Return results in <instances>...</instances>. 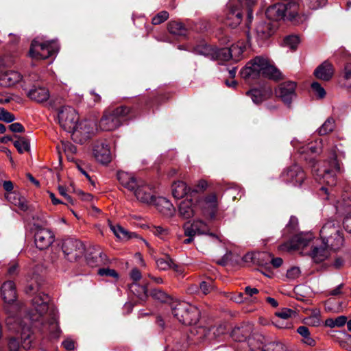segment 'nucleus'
Returning <instances> with one entry per match:
<instances>
[{
  "instance_id": "f257e3e1",
  "label": "nucleus",
  "mask_w": 351,
  "mask_h": 351,
  "mask_svg": "<svg viewBox=\"0 0 351 351\" xmlns=\"http://www.w3.org/2000/svg\"><path fill=\"white\" fill-rule=\"evenodd\" d=\"M28 294L36 293L32 300L33 309L25 317L33 324L40 322L44 328L53 337L58 336L60 328L58 322V311L54 308H49L48 302L49 296L39 291L38 287L29 285L25 289Z\"/></svg>"
},
{
  "instance_id": "f03ea898",
  "label": "nucleus",
  "mask_w": 351,
  "mask_h": 351,
  "mask_svg": "<svg viewBox=\"0 0 351 351\" xmlns=\"http://www.w3.org/2000/svg\"><path fill=\"white\" fill-rule=\"evenodd\" d=\"M240 74L246 80L265 77L278 81L282 78L281 72L267 58L263 56H256L250 60Z\"/></svg>"
},
{
  "instance_id": "7ed1b4c3",
  "label": "nucleus",
  "mask_w": 351,
  "mask_h": 351,
  "mask_svg": "<svg viewBox=\"0 0 351 351\" xmlns=\"http://www.w3.org/2000/svg\"><path fill=\"white\" fill-rule=\"evenodd\" d=\"M309 164L313 176L317 182L325 183L329 186L336 185V174L340 171V167L335 153H332L328 160L322 162H317L313 158H311Z\"/></svg>"
},
{
  "instance_id": "20e7f679",
  "label": "nucleus",
  "mask_w": 351,
  "mask_h": 351,
  "mask_svg": "<svg viewBox=\"0 0 351 351\" xmlns=\"http://www.w3.org/2000/svg\"><path fill=\"white\" fill-rule=\"evenodd\" d=\"M27 321L25 319L22 322H19L18 317H12L11 315L5 319L8 329L17 332H20L22 340L21 343H20L16 337H10L8 343L10 351H19L21 348L27 350L32 347L33 333L30 327L27 326Z\"/></svg>"
},
{
  "instance_id": "39448f33",
  "label": "nucleus",
  "mask_w": 351,
  "mask_h": 351,
  "mask_svg": "<svg viewBox=\"0 0 351 351\" xmlns=\"http://www.w3.org/2000/svg\"><path fill=\"white\" fill-rule=\"evenodd\" d=\"M255 1L253 0H230L227 4V13L225 23L234 28L242 21L243 14H246L247 25L252 23L253 7Z\"/></svg>"
},
{
  "instance_id": "423d86ee",
  "label": "nucleus",
  "mask_w": 351,
  "mask_h": 351,
  "mask_svg": "<svg viewBox=\"0 0 351 351\" xmlns=\"http://www.w3.org/2000/svg\"><path fill=\"white\" fill-rule=\"evenodd\" d=\"M319 235L322 244L330 247V250H338L343 245L342 230L334 221H327L320 230Z\"/></svg>"
},
{
  "instance_id": "0eeeda50",
  "label": "nucleus",
  "mask_w": 351,
  "mask_h": 351,
  "mask_svg": "<svg viewBox=\"0 0 351 351\" xmlns=\"http://www.w3.org/2000/svg\"><path fill=\"white\" fill-rule=\"evenodd\" d=\"M171 308L173 316L183 324H196L199 319V310L188 302H174L171 304Z\"/></svg>"
},
{
  "instance_id": "6e6552de",
  "label": "nucleus",
  "mask_w": 351,
  "mask_h": 351,
  "mask_svg": "<svg viewBox=\"0 0 351 351\" xmlns=\"http://www.w3.org/2000/svg\"><path fill=\"white\" fill-rule=\"evenodd\" d=\"M47 224L45 219L40 220V222H34L33 224L34 230V243L36 247L44 250L48 249L55 241V235L53 232L43 227Z\"/></svg>"
},
{
  "instance_id": "1a4fd4ad",
  "label": "nucleus",
  "mask_w": 351,
  "mask_h": 351,
  "mask_svg": "<svg viewBox=\"0 0 351 351\" xmlns=\"http://www.w3.org/2000/svg\"><path fill=\"white\" fill-rule=\"evenodd\" d=\"M58 51L57 43L54 41L40 42L35 39L32 42L29 55L34 59L44 60L56 54Z\"/></svg>"
},
{
  "instance_id": "9d476101",
  "label": "nucleus",
  "mask_w": 351,
  "mask_h": 351,
  "mask_svg": "<svg viewBox=\"0 0 351 351\" xmlns=\"http://www.w3.org/2000/svg\"><path fill=\"white\" fill-rule=\"evenodd\" d=\"M96 128V123L93 121L84 120L77 123L75 128L71 132L72 138L74 141L83 144L94 135Z\"/></svg>"
},
{
  "instance_id": "9b49d317",
  "label": "nucleus",
  "mask_w": 351,
  "mask_h": 351,
  "mask_svg": "<svg viewBox=\"0 0 351 351\" xmlns=\"http://www.w3.org/2000/svg\"><path fill=\"white\" fill-rule=\"evenodd\" d=\"M280 177L283 182L293 186H300L306 178L302 167L298 164L286 167L281 173Z\"/></svg>"
},
{
  "instance_id": "f8f14e48",
  "label": "nucleus",
  "mask_w": 351,
  "mask_h": 351,
  "mask_svg": "<svg viewBox=\"0 0 351 351\" xmlns=\"http://www.w3.org/2000/svg\"><path fill=\"white\" fill-rule=\"evenodd\" d=\"M195 208L199 210L203 215L210 219L215 218L218 210V199L216 193H211L199 198L196 201Z\"/></svg>"
},
{
  "instance_id": "ddd939ff",
  "label": "nucleus",
  "mask_w": 351,
  "mask_h": 351,
  "mask_svg": "<svg viewBox=\"0 0 351 351\" xmlns=\"http://www.w3.org/2000/svg\"><path fill=\"white\" fill-rule=\"evenodd\" d=\"M62 250L69 261H75L84 255L85 247L81 241L74 238H67L62 242Z\"/></svg>"
},
{
  "instance_id": "4468645a",
  "label": "nucleus",
  "mask_w": 351,
  "mask_h": 351,
  "mask_svg": "<svg viewBox=\"0 0 351 351\" xmlns=\"http://www.w3.org/2000/svg\"><path fill=\"white\" fill-rule=\"evenodd\" d=\"M281 2L285 7L283 10L286 20L299 24L306 19V15L300 14L302 0H282Z\"/></svg>"
},
{
  "instance_id": "2eb2a0df",
  "label": "nucleus",
  "mask_w": 351,
  "mask_h": 351,
  "mask_svg": "<svg viewBox=\"0 0 351 351\" xmlns=\"http://www.w3.org/2000/svg\"><path fill=\"white\" fill-rule=\"evenodd\" d=\"M1 294L4 302L10 304L5 307L8 317L10 315L16 317L14 313L18 308L16 304H12L16 299V291L14 282L10 280L5 282L1 285Z\"/></svg>"
},
{
  "instance_id": "dca6fc26",
  "label": "nucleus",
  "mask_w": 351,
  "mask_h": 351,
  "mask_svg": "<svg viewBox=\"0 0 351 351\" xmlns=\"http://www.w3.org/2000/svg\"><path fill=\"white\" fill-rule=\"evenodd\" d=\"M58 117L60 125L65 131L71 133L75 128L78 115L73 108L71 106L62 107L58 111Z\"/></svg>"
},
{
  "instance_id": "f3484780",
  "label": "nucleus",
  "mask_w": 351,
  "mask_h": 351,
  "mask_svg": "<svg viewBox=\"0 0 351 351\" xmlns=\"http://www.w3.org/2000/svg\"><path fill=\"white\" fill-rule=\"evenodd\" d=\"M133 192L136 199L143 204H152L156 201V196L152 188L141 180L138 181V184Z\"/></svg>"
},
{
  "instance_id": "a211bd4d",
  "label": "nucleus",
  "mask_w": 351,
  "mask_h": 351,
  "mask_svg": "<svg viewBox=\"0 0 351 351\" xmlns=\"http://www.w3.org/2000/svg\"><path fill=\"white\" fill-rule=\"evenodd\" d=\"M296 83L293 81H287L280 84L275 93L278 97L286 104L289 105L296 97Z\"/></svg>"
},
{
  "instance_id": "6ab92c4d",
  "label": "nucleus",
  "mask_w": 351,
  "mask_h": 351,
  "mask_svg": "<svg viewBox=\"0 0 351 351\" xmlns=\"http://www.w3.org/2000/svg\"><path fill=\"white\" fill-rule=\"evenodd\" d=\"M24 89L27 90V96L28 98L37 103L47 101L50 97L49 90L42 86L39 82H36L28 90L26 87H25Z\"/></svg>"
},
{
  "instance_id": "aec40b11",
  "label": "nucleus",
  "mask_w": 351,
  "mask_h": 351,
  "mask_svg": "<svg viewBox=\"0 0 351 351\" xmlns=\"http://www.w3.org/2000/svg\"><path fill=\"white\" fill-rule=\"evenodd\" d=\"M110 108L104 111L98 125V129L101 131H112L121 125V122L116 118Z\"/></svg>"
},
{
  "instance_id": "412c9836",
  "label": "nucleus",
  "mask_w": 351,
  "mask_h": 351,
  "mask_svg": "<svg viewBox=\"0 0 351 351\" xmlns=\"http://www.w3.org/2000/svg\"><path fill=\"white\" fill-rule=\"evenodd\" d=\"M93 154L96 160L102 164H108L112 160V153L106 142H97L94 146Z\"/></svg>"
},
{
  "instance_id": "4be33fe9",
  "label": "nucleus",
  "mask_w": 351,
  "mask_h": 351,
  "mask_svg": "<svg viewBox=\"0 0 351 351\" xmlns=\"http://www.w3.org/2000/svg\"><path fill=\"white\" fill-rule=\"evenodd\" d=\"M112 113L116 118L121 122V125L123 122L129 120H132L138 116L136 110L130 106H120L117 108H111Z\"/></svg>"
},
{
  "instance_id": "5701e85b",
  "label": "nucleus",
  "mask_w": 351,
  "mask_h": 351,
  "mask_svg": "<svg viewBox=\"0 0 351 351\" xmlns=\"http://www.w3.org/2000/svg\"><path fill=\"white\" fill-rule=\"evenodd\" d=\"M22 75L17 71L9 70L0 74V86L3 87H10L22 80Z\"/></svg>"
},
{
  "instance_id": "b1692460",
  "label": "nucleus",
  "mask_w": 351,
  "mask_h": 351,
  "mask_svg": "<svg viewBox=\"0 0 351 351\" xmlns=\"http://www.w3.org/2000/svg\"><path fill=\"white\" fill-rule=\"evenodd\" d=\"M330 247L322 243L321 245L317 244L313 245L309 255L315 263H321L329 256Z\"/></svg>"
},
{
  "instance_id": "393cba45",
  "label": "nucleus",
  "mask_w": 351,
  "mask_h": 351,
  "mask_svg": "<svg viewBox=\"0 0 351 351\" xmlns=\"http://www.w3.org/2000/svg\"><path fill=\"white\" fill-rule=\"evenodd\" d=\"M276 25L269 21H262L256 27V32L260 39L265 40L274 34Z\"/></svg>"
},
{
  "instance_id": "a878e982",
  "label": "nucleus",
  "mask_w": 351,
  "mask_h": 351,
  "mask_svg": "<svg viewBox=\"0 0 351 351\" xmlns=\"http://www.w3.org/2000/svg\"><path fill=\"white\" fill-rule=\"evenodd\" d=\"M117 179L123 187L132 192L138 185V181L141 180H137L132 174L123 171H118Z\"/></svg>"
},
{
  "instance_id": "bb28decb",
  "label": "nucleus",
  "mask_w": 351,
  "mask_h": 351,
  "mask_svg": "<svg viewBox=\"0 0 351 351\" xmlns=\"http://www.w3.org/2000/svg\"><path fill=\"white\" fill-rule=\"evenodd\" d=\"M117 179L123 187L132 192L138 185V181L141 180H137L132 174L123 171H118Z\"/></svg>"
},
{
  "instance_id": "cd10ccee",
  "label": "nucleus",
  "mask_w": 351,
  "mask_h": 351,
  "mask_svg": "<svg viewBox=\"0 0 351 351\" xmlns=\"http://www.w3.org/2000/svg\"><path fill=\"white\" fill-rule=\"evenodd\" d=\"M284 8L281 1L270 5L265 12L267 19L273 21H278L281 19L286 20Z\"/></svg>"
},
{
  "instance_id": "c85d7f7f",
  "label": "nucleus",
  "mask_w": 351,
  "mask_h": 351,
  "mask_svg": "<svg viewBox=\"0 0 351 351\" xmlns=\"http://www.w3.org/2000/svg\"><path fill=\"white\" fill-rule=\"evenodd\" d=\"M333 66L328 61H324L314 71V75L317 78L324 81H328L333 75Z\"/></svg>"
},
{
  "instance_id": "c756f323",
  "label": "nucleus",
  "mask_w": 351,
  "mask_h": 351,
  "mask_svg": "<svg viewBox=\"0 0 351 351\" xmlns=\"http://www.w3.org/2000/svg\"><path fill=\"white\" fill-rule=\"evenodd\" d=\"M312 236L308 233H300L295 235L291 240L290 248L292 250L304 249L309 245Z\"/></svg>"
},
{
  "instance_id": "7c9ffc66",
  "label": "nucleus",
  "mask_w": 351,
  "mask_h": 351,
  "mask_svg": "<svg viewBox=\"0 0 351 351\" xmlns=\"http://www.w3.org/2000/svg\"><path fill=\"white\" fill-rule=\"evenodd\" d=\"M169 32L179 38H185L189 33V29L182 23L176 21L168 23Z\"/></svg>"
},
{
  "instance_id": "2f4dec72",
  "label": "nucleus",
  "mask_w": 351,
  "mask_h": 351,
  "mask_svg": "<svg viewBox=\"0 0 351 351\" xmlns=\"http://www.w3.org/2000/svg\"><path fill=\"white\" fill-rule=\"evenodd\" d=\"M197 208L191 199H184L179 205V213L184 219H188L194 216Z\"/></svg>"
},
{
  "instance_id": "473e14b6",
  "label": "nucleus",
  "mask_w": 351,
  "mask_h": 351,
  "mask_svg": "<svg viewBox=\"0 0 351 351\" xmlns=\"http://www.w3.org/2000/svg\"><path fill=\"white\" fill-rule=\"evenodd\" d=\"M172 195L176 199H181L187 194L191 195V188L183 181L174 182L171 186Z\"/></svg>"
},
{
  "instance_id": "72a5a7b5",
  "label": "nucleus",
  "mask_w": 351,
  "mask_h": 351,
  "mask_svg": "<svg viewBox=\"0 0 351 351\" xmlns=\"http://www.w3.org/2000/svg\"><path fill=\"white\" fill-rule=\"evenodd\" d=\"M254 104H258L267 99L271 95V89L254 88L247 92Z\"/></svg>"
},
{
  "instance_id": "f704fd0d",
  "label": "nucleus",
  "mask_w": 351,
  "mask_h": 351,
  "mask_svg": "<svg viewBox=\"0 0 351 351\" xmlns=\"http://www.w3.org/2000/svg\"><path fill=\"white\" fill-rule=\"evenodd\" d=\"M152 204H156L158 211L167 216L173 215L175 211L173 204L165 197H156V201Z\"/></svg>"
},
{
  "instance_id": "c9c22d12",
  "label": "nucleus",
  "mask_w": 351,
  "mask_h": 351,
  "mask_svg": "<svg viewBox=\"0 0 351 351\" xmlns=\"http://www.w3.org/2000/svg\"><path fill=\"white\" fill-rule=\"evenodd\" d=\"M89 251L90 252L86 256V259L87 263L90 266L95 267L102 262L101 255L103 252L99 248V247H93L92 248H90Z\"/></svg>"
},
{
  "instance_id": "e433bc0d",
  "label": "nucleus",
  "mask_w": 351,
  "mask_h": 351,
  "mask_svg": "<svg viewBox=\"0 0 351 351\" xmlns=\"http://www.w3.org/2000/svg\"><path fill=\"white\" fill-rule=\"evenodd\" d=\"M246 49V43L243 40L238 41L237 43L231 45L228 49L231 55V58L234 62L239 61L243 57V53Z\"/></svg>"
},
{
  "instance_id": "4c0bfd02",
  "label": "nucleus",
  "mask_w": 351,
  "mask_h": 351,
  "mask_svg": "<svg viewBox=\"0 0 351 351\" xmlns=\"http://www.w3.org/2000/svg\"><path fill=\"white\" fill-rule=\"evenodd\" d=\"M215 47L202 43L194 47L193 51L197 55H202L213 60L214 57L213 55L215 54Z\"/></svg>"
},
{
  "instance_id": "58836bf2",
  "label": "nucleus",
  "mask_w": 351,
  "mask_h": 351,
  "mask_svg": "<svg viewBox=\"0 0 351 351\" xmlns=\"http://www.w3.org/2000/svg\"><path fill=\"white\" fill-rule=\"evenodd\" d=\"M130 291L143 300L147 297V288L144 285H139L137 282H133L129 286Z\"/></svg>"
},
{
  "instance_id": "ea45409f",
  "label": "nucleus",
  "mask_w": 351,
  "mask_h": 351,
  "mask_svg": "<svg viewBox=\"0 0 351 351\" xmlns=\"http://www.w3.org/2000/svg\"><path fill=\"white\" fill-rule=\"evenodd\" d=\"M156 263L158 268L160 270L165 271L173 267L175 270L177 271L178 266L173 264L169 256H166L165 258H160L156 260Z\"/></svg>"
},
{
  "instance_id": "a19ab883",
  "label": "nucleus",
  "mask_w": 351,
  "mask_h": 351,
  "mask_svg": "<svg viewBox=\"0 0 351 351\" xmlns=\"http://www.w3.org/2000/svg\"><path fill=\"white\" fill-rule=\"evenodd\" d=\"M110 230L113 232L114 235L119 239H125L132 237L131 233L128 232L125 229L119 225H113L109 222Z\"/></svg>"
},
{
  "instance_id": "79ce46f5",
  "label": "nucleus",
  "mask_w": 351,
  "mask_h": 351,
  "mask_svg": "<svg viewBox=\"0 0 351 351\" xmlns=\"http://www.w3.org/2000/svg\"><path fill=\"white\" fill-rule=\"evenodd\" d=\"M215 54L213 60L219 61H228L231 58V55L228 48L215 49Z\"/></svg>"
},
{
  "instance_id": "37998d69",
  "label": "nucleus",
  "mask_w": 351,
  "mask_h": 351,
  "mask_svg": "<svg viewBox=\"0 0 351 351\" xmlns=\"http://www.w3.org/2000/svg\"><path fill=\"white\" fill-rule=\"evenodd\" d=\"M335 120L332 118H328L319 128L318 133L320 135H326L333 131L335 129Z\"/></svg>"
},
{
  "instance_id": "c03bdc74",
  "label": "nucleus",
  "mask_w": 351,
  "mask_h": 351,
  "mask_svg": "<svg viewBox=\"0 0 351 351\" xmlns=\"http://www.w3.org/2000/svg\"><path fill=\"white\" fill-rule=\"evenodd\" d=\"M14 145L19 153L28 152L30 149L29 141L24 137L19 138L18 140L15 141Z\"/></svg>"
},
{
  "instance_id": "a18cd8bd",
  "label": "nucleus",
  "mask_w": 351,
  "mask_h": 351,
  "mask_svg": "<svg viewBox=\"0 0 351 351\" xmlns=\"http://www.w3.org/2000/svg\"><path fill=\"white\" fill-rule=\"evenodd\" d=\"M261 351H288V350L280 342H270L264 345Z\"/></svg>"
},
{
  "instance_id": "49530a36",
  "label": "nucleus",
  "mask_w": 351,
  "mask_h": 351,
  "mask_svg": "<svg viewBox=\"0 0 351 351\" xmlns=\"http://www.w3.org/2000/svg\"><path fill=\"white\" fill-rule=\"evenodd\" d=\"M151 296L160 302H169L171 298L163 291L158 289H153L151 291Z\"/></svg>"
},
{
  "instance_id": "de8ad7c7",
  "label": "nucleus",
  "mask_w": 351,
  "mask_h": 351,
  "mask_svg": "<svg viewBox=\"0 0 351 351\" xmlns=\"http://www.w3.org/2000/svg\"><path fill=\"white\" fill-rule=\"evenodd\" d=\"M151 232L161 239H166L169 235V230L160 226H153Z\"/></svg>"
},
{
  "instance_id": "09e8293b",
  "label": "nucleus",
  "mask_w": 351,
  "mask_h": 351,
  "mask_svg": "<svg viewBox=\"0 0 351 351\" xmlns=\"http://www.w3.org/2000/svg\"><path fill=\"white\" fill-rule=\"evenodd\" d=\"M300 43V38L298 36L291 35L284 39V44L286 47L292 50H295Z\"/></svg>"
},
{
  "instance_id": "8fccbe9b",
  "label": "nucleus",
  "mask_w": 351,
  "mask_h": 351,
  "mask_svg": "<svg viewBox=\"0 0 351 351\" xmlns=\"http://www.w3.org/2000/svg\"><path fill=\"white\" fill-rule=\"evenodd\" d=\"M208 182L205 180H199L193 189L191 188V195L193 193H204L208 188Z\"/></svg>"
},
{
  "instance_id": "3c124183",
  "label": "nucleus",
  "mask_w": 351,
  "mask_h": 351,
  "mask_svg": "<svg viewBox=\"0 0 351 351\" xmlns=\"http://www.w3.org/2000/svg\"><path fill=\"white\" fill-rule=\"evenodd\" d=\"M276 316L283 319H287L290 317H295L296 312L291 308H283L275 313Z\"/></svg>"
},
{
  "instance_id": "603ef678",
  "label": "nucleus",
  "mask_w": 351,
  "mask_h": 351,
  "mask_svg": "<svg viewBox=\"0 0 351 351\" xmlns=\"http://www.w3.org/2000/svg\"><path fill=\"white\" fill-rule=\"evenodd\" d=\"M197 225L196 223H190L189 222H186L183 226L184 229V233L186 237H194L197 234L196 231L197 229Z\"/></svg>"
},
{
  "instance_id": "864d4df0",
  "label": "nucleus",
  "mask_w": 351,
  "mask_h": 351,
  "mask_svg": "<svg viewBox=\"0 0 351 351\" xmlns=\"http://www.w3.org/2000/svg\"><path fill=\"white\" fill-rule=\"evenodd\" d=\"M0 120L6 123H11L15 120V117L5 108H0Z\"/></svg>"
},
{
  "instance_id": "5fc2aeb1",
  "label": "nucleus",
  "mask_w": 351,
  "mask_h": 351,
  "mask_svg": "<svg viewBox=\"0 0 351 351\" xmlns=\"http://www.w3.org/2000/svg\"><path fill=\"white\" fill-rule=\"evenodd\" d=\"M298 226V219L295 216H291L289 219V223L285 228V231L287 233H291L295 231Z\"/></svg>"
},
{
  "instance_id": "6e6d98bb",
  "label": "nucleus",
  "mask_w": 351,
  "mask_h": 351,
  "mask_svg": "<svg viewBox=\"0 0 351 351\" xmlns=\"http://www.w3.org/2000/svg\"><path fill=\"white\" fill-rule=\"evenodd\" d=\"M169 18V13L167 11H161L158 13L152 20L154 25H159Z\"/></svg>"
},
{
  "instance_id": "4d7b16f0",
  "label": "nucleus",
  "mask_w": 351,
  "mask_h": 351,
  "mask_svg": "<svg viewBox=\"0 0 351 351\" xmlns=\"http://www.w3.org/2000/svg\"><path fill=\"white\" fill-rule=\"evenodd\" d=\"M305 324L311 326H318L321 324V319L318 313H315L305 319Z\"/></svg>"
},
{
  "instance_id": "13d9d810",
  "label": "nucleus",
  "mask_w": 351,
  "mask_h": 351,
  "mask_svg": "<svg viewBox=\"0 0 351 351\" xmlns=\"http://www.w3.org/2000/svg\"><path fill=\"white\" fill-rule=\"evenodd\" d=\"M343 79L344 86L351 87V63L347 64L344 67Z\"/></svg>"
},
{
  "instance_id": "bf43d9fd",
  "label": "nucleus",
  "mask_w": 351,
  "mask_h": 351,
  "mask_svg": "<svg viewBox=\"0 0 351 351\" xmlns=\"http://www.w3.org/2000/svg\"><path fill=\"white\" fill-rule=\"evenodd\" d=\"M327 0H306V3L309 8L317 10L322 8L326 4Z\"/></svg>"
},
{
  "instance_id": "052dcab7",
  "label": "nucleus",
  "mask_w": 351,
  "mask_h": 351,
  "mask_svg": "<svg viewBox=\"0 0 351 351\" xmlns=\"http://www.w3.org/2000/svg\"><path fill=\"white\" fill-rule=\"evenodd\" d=\"M98 274L101 276H111L116 279H117L119 278L118 273L114 269H110V268L99 269L98 270Z\"/></svg>"
},
{
  "instance_id": "680f3d73",
  "label": "nucleus",
  "mask_w": 351,
  "mask_h": 351,
  "mask_svg": "<svg viewBox=\"0 0 351 351\" xmlns=\"http://www.w3.org/2000/svg\"><path fill=\"white\" fill-rule=\"evenodd\" d=\"M313 91L319 97L323 98L326 95V91L319 83L315 82L311 84Z\"/></svg>"
},
{
  "instance_id": "e2e57ef3",
  "label": "nucleus",
  "mask_w": 351,
  "mask_h": 351,
  "mask_svg": "<svg viewBox=\"0 0 351 351\" xmlns=\"http://www.w3.org/2000/svg\"><path fill=\"white\" fill-rule=\"evenodd\" d=\"M62 145L64 152L67 155H73L76 153L77 148L72 143H71L69 142H65V143L62 142Z\"/></svg>"
},
{
  "instance_id": "0e129e2a",
  "label": "nucleus",
  "mask_w": 351,
  "mask_h": 351,
  "mask_svg": "<svg viewBox=\"0 0 351 351\" xmlns=\"http://www.w3.org/2000/svg\"><path fill=\"white\" fill-rule=\"evenodd\" d=\"M232 337L236 341H242L245 339L246 335L243 334V330L241 328H235L232 331Z\"/></svg>"
},
{
  "instance_id": "69168bd1",
  "label": "nucleus",
  "mask_w": 351,
  "mask_h": 351,
  "mask_svg": "<svg viewBox=\"0 0 351 351\" xmlns=\"http://www.w3.org/2000/svg\"><path fill=\"white\" fill-rule=\"evenodd\" d=\"M300 275V269L298 267H293L287 271V277L290 279H295Z\"/></svg>"
},
{
  "instance_id": "338daca9",
  "label": "nucleus",
  "mask_w": 351,
  "mask_h": 351,
  "mask_svg": "<svg viewBox=\"0 0 351 351\" xmlns=\"http://www.w3.org/2000/svg\"><path fill=\"white\" fill-rule=\"evenodd\" d=\"M58 191H59V193L62 197H64V198L66 201L67 204H70L71 205L74 204V201H73V198L69 195L67 194L66 190V189L64 186H58Z\"/></svg>"
},
{
  "instance_id": "774afa93",
  "label": "nucleus",
  "mask_w": 351,
  "mask_h": 351,
  "mask_svg": "<svg viewBox=\"0 0 351 351\" xmlns=\"http://www.w3.org/2000/svg\"><path fill=\"white\" fill-rule=\"evenodd\" d=\"M193 223H196L197 225V230L196 232L197 234H206L207 231V226L202 221H194Z\"/></svg>"
}]
</instances>
